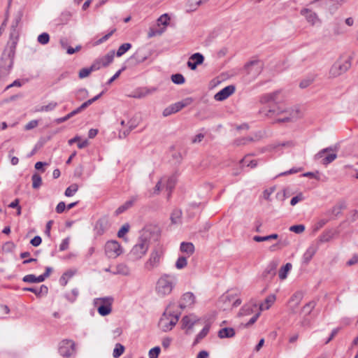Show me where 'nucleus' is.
I'll return each instance as SVG.
<instances>
[{"label":"nucleus","mask_w":358,"mask_h":358,"mask_svg":"<svg viewBox=\"0 0 358 358\" xmlns=\"http://www.w3.org/2000/svg\"><path fill=\"white\" fill-rule=\"evenodd\" d=\"M260 113L269 118H274L278 115L289 113V116H285L283 117L276 119L275 122L278 123L288 122L296 120L302 115L301 110L297 106L291 108H282L280 106H274L268 109H262Z\"/></svg>","instance_id":"obj_1"},{"label":"nucleus","mask_w":358,"mask_h":358,"mask_svg":"<svg viewBox=\"0 0 358 358\" xmlns=\"http://www.w3.org/2000/svg\"><path fill=\"white\" fill-rule=\"evenodd\" d=\"M178 282V278L174 274H162L157 281L155 292L159 296L164 297L169 295Z\"/></svg>","instance_id":"obj_2"},{"label":"nucleus","mask_w":358,"mask_h":358,"mask_svg":"<svg viewBox=\"0 0 358 358\" xmlns=\"http://www.w3.org/2000/svg\"><path fill=\"white\" fill-rule=\"evenodd\" d=\"M174 303H170L163 313L159 321V327L164 331H171L178 323L181 315V312H176L171 309Z\"/></svg>","instance_id":"obj_3"},{"label":"nucleus","mask_w":358,"mask_h":358,"mask_svg":"<svg viewBox=\"0 0 358 358\" xmlns=\"http://www.w3.org/2000/svg\"><path fill=\"white\" fill-rule=\"evenodd\" d=\"M164 255V249L161 245L155 247L150 252L148 259L144 264V268L151 271L159 266Z\"/></svg>","instance_id":"obj_4"},{"label":"nucleus","mask_w":358,"mask_h":358,"mask_svg":"<svg viewBox=\"0 0 358 358\" xmlns=\"http://www.w3.org/2000/svg\"><path fill=\"white\" fill-rule=\"evenodd\" d=\"M148 248L149 241L145 238L140 237L129 254L130 259L137 261L141 259L146 254Z\"/></svg>","instance_id":"obj_5"},{"label":"nucleus","mask_w":358,"mask_h":358,"mask_svg":"<svg viewBox=\"0 0 358 358\" xmlns=\"http://www.w3.org/2000/svg\"><path fill=\"white\" fill-rule=\"evenodd\" d=\"M103 92H101L98 95H96V96H94L93 98L87 100V101L83 103L78 108L73 110V111H71V113L67 114L66 116L56 119L55 122L57 124H61L65 121H67L68 120H69L70 118L73 117L74 115L80 113V112H82L83 110L86 109L88 106H90L94 102L97 101L103 95Z\"/></svg>","instance_id":"obj_6"},{"label":"nucleus","mask_w":358,"mask_h":358,"mask_svg":"<svg viewBox=\"0 0 358 358\" xmlns=\"http://www.w3.org/2000/svg\"><path fill=\"white\" fill-rule=\"evenodd\" d=\"M99 301L101 302V304L97 308L99 315L101 316H106L109 315L112 311L113 298L111 296H106L94 299V303L96 305H97Z\"/></svg>","instance_id":"obj_7"},{"label":"nucleus","mask_w":358,"mask_h":358,"mask_svg":"<svg viewBox=\"0 0 358 358\" xmlns=\"http://www.w3.org/2000/svg\"><path fill=\"white\" fill-rule=\"evenodd\" d=\"M58 350L62 357H69L76 353V343L72 340H62L59 344Z\"/></svg>","instance_id":"obj_8"},{"label":"nucleus","mask_w":358,"mask_h":358,"mask_svg":"<svg viewBox=\"0 0 358 358\" xmlns=\"http://www.w3.org/2000/svg\"><path fill=\"white\" fill-rule=\"evenodd\" d=\"M193 99L191 97H187L181 101L173 103L163 110V115L164 117H167L171 114L176 113L182 110L183 108L190 105Z\"/></svg>","instance_id":"obj_9"},{"label":"nucleus","mask_w":358,"mask_h":358,"mask_svg":"<svg viewBox=\"0 0 358 358\" xmlns=\"http://www.w3.org/2000/svg\"><path fill=\"white\" fill-rule=\"evenodd\" d=\"M350 66L351 64L348 59H339L331 66L330 74L334 77L338 76L347 71Z\"/></svg>","instance_id":"obj_10"},{"label":"nucleus","mask_w":358,"mask_h":358,"mask_svg":"<svg viewBox=\"0 0 358 358\" xmlns=\"http://www.w3.org/2000/svg\"><path fill=\"white\" fill-rule=\"evenodd\" d=\"M333 149L331 148H327L321 151H320L317 154L315 155V159L319 160L320 164L323 165H328L331 163L334 160H335L337 157V155L336 153H329V151H332Z\"/></svg>","instance_id":"obj_11"},{"label":"nucleus","mask_w":358,"mask_h":358,"mask_svg":"<svg viewBox=\"0 0 358 358\" xmlns=\"http://www.w3.org/2000/svg\"><path fill=\"white\" fill-rule=\"evenodd\" d=\"M105 252L110 258H115L122 253V248L116 241H109L106 243Z\"/></svg>","instance_id":"obj_12"},{"label":"nucleus","mask_w":358,"mask_h":358,"mask_svg":"<svg viewBox=\"0 0 358 358\" xmlns=\"http://www.w3.org/2000/svg\"><path fill=\"white\" fill-rule=\"evenodd\" d=\"M199 320L200 319L194 314L185 315L181 320L182 329H185V333L188 334Z\"/></svg>","instance_id":"obj_13"},{"label":"nucleus","mask_w":358,"mask_h":358,"mask_svg":"<svg viewBox=\"0 0 358 358\" xmlns=\"http://www.w3.org/2000/svg\"><path fill=\"white\" fill-rule=\"evenodd\" d=\"M313 310V306L311 305V303H308L303 306L301 310V314L303 315V320L301 323L303 326H309L310 324L313 319L311 314Z\"/></svg>","instance_id":"obj_14"},{"label":"nucleus","mask_w":358,"mask_h":358,"mask_svg":"<svg viewBox=\"0 0 358 358\" xmlns=\"http://www.w3.org/2000/svg\"><path fill=\"white\" fill-rule=\"evenodd\" d=\"M204 61V57L199 52L194 53L190 56L187 63V66L192 69L195 70L198 65L201 64Z\"/></svg>","instance_id":"obj_15"},{"label":"nucleus","mask_w":358,"mask_h":358,"mask_svg":"<svg viewBox=\"0 0 358 358\" xmlns=\"http://www.w3.org/2000/svg\"><path fill=\"white\" fill-rule=\"evenodd\" d=\"M195 303V296L192 292L185 293L179 302V307L183 310L187 307L192 306Z\"/></svg>","instance_id":"obj_16"},{"label":"nucleus","mask_w":358,"mask_h":358,"mask_svg":"<svg viewBox=\"0 0 358 358\" xmlns=\"http://www.w3.org/2000/svg\"><path fill=\"white\" fill-rule=\"evenodd\" d=\"M22 17V13L19 11L15 15V17L12 22V24L10 27V36L11 38H17L18 36V30L17 27L20 23Z\"/></svg>","instance_id":"obj_17"},{"label":"nucleus","mask_w":358,"mask_h":358,"mask_svg":"<svg viewBox=\"0 0 358 358\" xmlns=\"http://www.w3.org/2000/svg\"><path fill=\"white\" fill-rule=\"evenodd\" d=\"M235 91V87L233 85H229L224 87L215 95L216 101H223L231 96Z\"/></svg>","instance_id":"obj_18"},{"label":"nucleus","mask_w":358,"mask_h":358,"mask_svg":"<svg viewBox=\"0 0 358 358\" xmlns=\"http://www.w3.org/2000/svg\"><path fill=\"white\" fill-rule=\"evenodd\" d=\"M245 69L248 74L252 73V71L254 69L255 75H258L262 70V64L259 60H253L247 63L245 65Z\"/></svg>","instance_id":"obj_19"},{"label":"nucleus","mask_w":358,"mask_h":358,"mask_svg":"<svg viewBox=\"0 0 358 358\" xmlns=\"http://www.w3.org/2000/svg\"><path fill=\"white\" fill-rule=\"evenodd\" d=\"M115 52L110 51L108 53H107L103 57L96 59L94 63H98V65L99 66V69L101 67H106L108 66L114 59Z\"/></svg>","instance_id":"obj_20"},{"label":"nucleus","mask_w":358,"mask_h":358,"mask_svg":"<svg viewBox=\"0 0 358 358\" xmlns=\"http://www.w3.org/2000/svg\"><path fill=\"white\" fill-rule=\"evenodd\" d=\"M169 20L170 17H169L168 14H163L158 18L157 22L159 25L162 24L164 27H166L169 24ZM164 30L165 27H163L161 29L156 30L155 31H152V33H149V36L151 37L156 34L161 35L164 31Z\"/></svg>","instance_id":"obj_21"},{"label":"nucleus","mask_w":358,"mask_h":358,"mask_svg":"<svg viewBox=\"0 0 358 358\" xmlns=\"http://www.w3.org/2000/svg\"><path fill=\"white\" fill-rule=\"evenodd\" d=\"M303 298V293L301 292H296L290 298L288 304L292 311H295V309L298 307L301 299Z\"/></svg>","instance_id":"obj_22"},{"label":"nucleus","mask_w":358,"mask_h":358,"mask_svg":"<svg viewBox=\"0 0 358 358\" xmlns=\"http://www.w3.org/2000/svg\"><path fill=\"white\" fill-rule=\"evenodd\" d=\"M280 93V91L278 90L271 93L264 94L261 97L260 101L262 103H276L278 101V96Z\"/></svg>","instance_id":"obj_23"},{"label":"nucleus","mask_w":358,"mask_h":358,"mask_svg":"<svg viewBox=\"0 0 358 358\" xmlns=\"http://www.w3.org/2000/svg\"><path fill=\"white\" fill-rule=\"evenodd\" d=\"M138 196H131L128 201H127L123 205L120 206L117 208L115 210L116 215H119L120 213H122L129 208H131L134 203L138 200Z\"/></svg>","instance_id":"obj_24"},{"label":"nucleus","mask_w":358,"mask_h":358,"mask_svg":"<svg viewBox=\"0 0 358 358\" xmlns=\"http://www.w3.org/2000/svg\"><path fill=\"white\" fill-rule=\"evenodd\" d=\"M345 208V203L344 202H339L334 206L331 210L327 212V215L330 219L332 217H336L341 213L343 209Z\"/></svg>","instance_id":"obj_25"},{"label":"nucleus","mask_w":358,"mask_h":358,"mask_svg":"<svg viewBox=\"0 0 358 358\" xmlns=\"http://www.w3.org/2000/svg\"><path fill=\"white\" fill-rule=\"evenodd\" d=\"M278 265V264L277 262H271L264 272V276L265 278H272L275 275Z\"/></svg>","instance_id":"obj_26"},{"label":"nucleus","mask_w":358,"mask_h":358,"mask_svg":"<svg viewBox=\"0 0 358 358\" xmlns=\"http://www.w3.org/2000/svg\"><path fill=\"white\" fill-rule=\"evenodd\" d=\"M313 257V247L309 246L304 252L301 259V265L303 267L307 266Z\"/></svg>","instance_id":"obj_27"},{"label":"nucleus","mask_w":358,"mask_h":358,"mask_svg":"<svg viewBox=\"0 0 358 358\" xmlns=\"http://www.w3.org/2000/svg\"><path fill=\"white\" fill-rule=\"evenodd\" d=\"M99 69V66L98 63H93L89 68H83L80 69L78 76L81 79L87 78L92 71H97Z\"/></svg>","instance_id":"obj_28"},{"label":"nucleus","mask_w":358,"mask_h":358,"mask_svg":"<svg viewBox=\"0 0 358 358\" xmlns=\"http://www.w3.org/2000/svg\"><path fill=\"white\" fill-rule=\"evenodd\" d=\"M108 228V221L106 218L97 220L95 224V230L98 235H102Z\"/></svg>","instance_id":"obj_29"},{"label":"nucleus","mask_w":358,"mask_h":358,"mask_svg":"<svg viewBox=\"0 0 358 358\" xmlns=\"http://www.w3.org/2000/svg\"><path fill=\"white\" fill-rule=\"evenodd\" d=\"M336 231L334 229H329L325 231L318 239V243H327L331 241L336 235Z\"/></svg>","instance_id":"obj_30"},{"label":"nucleus","mask_w":358,"mask_h":358,"mask_svg":"<svg viewBox=\"0 0 358 358\" xmlns=\"http://www.w3.org/2000/svg\"><path fill=\"white\" fill-rule=\"evenodd\" d=\"M180 250L182 252L185 253L187 257H189L194 252V245L190 242H182L180 244Z\"/></svg>","instance_id":"obj_31"},{"label":"nucleus","mask_w":358,"mask_h":358,"mask_svg":"<svg viewBox=\"0 0 358 358\" xmlns=\"http://www.w3.org/2000/svg\"><path fill=\"white\" fill-rule=\"evenodd\" d=\"M235 336V330L233 328L225 327L219 330L218 336L220 338H232Z\"/></svg>","instance_id":"obj_32"},{"label":"nucleus","mask_w":358,"mask_h":358,"mask_svg":"<svg viewBox=\"0 0 358 358\" xmlns=\"http://www.w3.org/2000/svg\"><path fill=\"white\" fill-rule=\"evenodd\" d=\"M201 5V0H188L186 3V11L187 13L195 11Z\"/></svg>","instance_id":"obj_33"},{"label":"nucleus","mask_w":358,"mask_h":358,"mask_svg":"<svg viewBox=\"0 0 358 358\" xmlns=\"http://www.w3.org/2000/svg\"><path fill=\"white\" fill-rule=\"evenodd\" d=\"M210 328V323H207L203 329L196 335V338L194 341V345L199 343L203 338H205L208 334Z\"/></svg>","instance_id":"obj_34"},{"label":"nucleus","mask_w":358,"mask_h":358,"mask_svg":"<svg viewBox=\"0 0 358 358\" xmlns=\"http://www.w3.org/2000/svg\"><path fill=\"white\" fill-rule=\"evenodd\" d=\"M24 291H29L34 293L36 296H40L41 294H46L48 293V287L42 285L40 287H26L24 288Z\"/></svg>","instance_id":"obj_35"},{"label":"nucleus","mask_w":358,"mask_h":358,"mask_svg":"<svg viewBox=\"0 0 358 358\" xmlns=\"http://www.w3.org/2000/svg\"><path fill=\"white\" fill-rule=\"evenodd\" d=\"M275 296L274 294H271L268 296L266 299L264 303H262L259 308L261 310H268L271 305L275 302Z\"/></svg>","instance_id":"obj_36"},{"label":"nucleus","mask_w":358,"mask_h":358,"mask_svg":"<svg viewBox=\"0 0 358 358\" xmlns=\"http://www.w3.org/2000/svg\"><path fill=\"white\" fill-rule=\"evenodd\" d=\"M22 280L26 282L36 283L43 282V278L41 275L36 277L34 274H29L24 276Z\"/></svg>","instance_id":"obj_37"},{"label":"nucleus","mask_w":358,"mask_h":358,"mask_svg":"<svg viewBox=\"0 0 358 358\" xmlns=\"http://www.w3.org/2000/svg\"><path fill=\"white\" fill-rule=\"evenodd\" d=\"M292 265L291 263H287L285 266L281 267L279 271L278 275L281 280L287 278L288 272L291 270Z\"/></svg>","instance_id":"obj_38"},{"label":"nucleus","mask_w":358,"mask_h":358,"mask_svg":"<svg viewBox=\"0 0 358 358\" xmlns=\"http://www.w3.org/2000/svg\"><path fill=\"white\" fill-rule=\"evenodd\" d=\"M182 211L180 209H174L171 215V220L172 224H177L180 221Z\"/></svg>","instance_id":"obj_39"},{"label":"nucleus","mask_w":358,"mask_h":358,"mask_svg":"<svg viewBox=\"0 0 358 358\" xmlns=\"http://www.w3.org/2000/svg\"><path fill=\"white\" fill-rule=\"evenodd\" d=\"M278 238V235L277 234H272L271 235L265 236H255L253 237V240L256 242H262V241H271L272 239H277Z\"/></svg>","instance_id":"obj_40"},{"label":"nucleus","mask_w":358,"mask_h":358,"mask_svg":"<svg viewBox=\"0 0 358 358\" xmlns=\"http://www.w3.org/2000/svg\"><path fill=\"white\" fill-rule=\"evenodd\" d=\"M114 273L127 275L129 273V268L126 264H120L116 266V271L114 272Z\"/></svg>","instance_id":"obj_41"},{"label":"nucleus","mask_w":358,"mask_h":358,"mask_svg":"<svg viewBox=\"0 0 358 358\" xmlns=\"http://www.w3.org/2000/svg\"><path fill=\"white\" fill-rule=\"evenodd\" d=\"M57 106V103L55 101H52L49 103L48 105L42 106L40 108H37L36 110L37 112H48L53 110Z\"/></svg>","instance_id":"obj_42"},{"label":"nucleus","mask_w":358,"mask_h":358,"mask_svg":"<svg viewBox=\"0 0 358 358\" xmlns=\"http://www.w3.org/2000/svg\"><path fill=\"white\" fill-rule=\"evenodd\" d=\"M176 183V180L175 177L172 176L168 178L166 184V190L169 191L168 197L171 196V192L173 189L175 187Z\"/></svg>","instance_id":"obj_43"},{"label":"nucleus","mask_w":358,"mask_h":358,"mask_svg":"<svg viewBox=\"0 0 358 358\" xmlns=\"http://www.w3.org/2000/svg\"><path fill=\"white\" fill-rule=\"evenodd\" d=\"M32 180V187L34 189H38L42 185L41 177L38 173H34L31 177Z\"/></svg>","instance_id":"obj_44"},{"label":"nucleus","mask_w":358,"mask_h":358,"mask_svg":"<svg viewBox=\"0 0 358 358\" xmlns=\"http://www.w3.org/2000/svg\"><path fill=\"white\" fill-rule=\"evenodd\" d=\"M124 351V347L120 343H117L113 350V357L114 358L120 357L123 354Z\"/></svg>","instance_id":"obj_45"},{"label":"nucleus","mask_w":358,"mask_h":358,"mask_svg":"<svg viewBox=\"0 0 358 358\" xmlns=\"http://www.w3.org/2000/svg\"><path fill=\"white\" fill-rule=\"evenodd\" d=\"M131 43H125L122 44V45L119 47V48H118V50H117V52H116V55H117V57H121V56H122V55H124L127 51H128V50L131 48Z\"/></svg>","instance_id":"obj_46"},{"label":"nucleus","mask_w":358,"mask_h":358,"mask_svg":"<svg viewBox=\"0 0 358 358\" xmlns=\"http://www.w3.org/2000/svg\"><path fill=\"white\" fill-rule=\"evenodd\" d=\"M187 264V257L184 256L179 257L176 262V267L178 269L184 268Z\"/></svg>","instance_id":"obj_47"},{"label":"nucleus","mask_w":358,"mask_h":358,"mask_svg":"<svg viewBox=\"0 0 358 358\" xmlns=\"http://www.w3.org/2000/svg\"><path fill=\"white\" fill-rule=\"evenodd\" d=\"M78 186L76 184H73L71 186L68 187L64 192L66 196H72L74 194L78 191Z\"/></svg>","instance_id":"obj_48"},{"label":"nucleus","mask_w":358,"mask_h":358,"mask_svg":"<svg viewBox=\"0 0 358 358\" xmlns=\"http://www.w3.org/2000/svg\"><path fill=\"white\" fill-rule=\"evenodd\" d=\"M171 80L173 83L178 85L183 84L185 81L184 76L180 73L172 75Z\"/></svg>","instance_id":"obj_49"},{"label":"nucleus","mask_w":358,"mask_h":358,"mask_svg":"<svg viewBox=\"0 0 358 358\" xmlns=\"http://www.w3.org/2000/svg\"><path fill=\"white\" fill-rule=\"evenodd\" d=\"M38 42L42 45H45L48 43L50 41V36L48 33H42L38 36Z\"/></svg>","instance_id":"obj_50"},{"label":"nucleus","mask_w":358,"mask_h":358,"mask_svg":"<svg viewBox=\"0 0 358 358\" xmlns=\"http://www.w3.org/2000/svg\"><path fill=\"white\" fill-rule=\"evenodd\" d=\"M289 230L296 234H301L305 230V226L303 224H296L291 226Z\"/></svg>","instance_id":"obj_51"},{"label":"nucleus","mask_w":358,"mask_h":358,"mask_svg":"<svg viewBox=\"0 0 358 358\" xmlns=\"http://www.w3.org/2000/svg\"><path fill=\"white\" fill-rule=\"evenodd\" d=\"M301 14L302 15H304L306 16L307 20L311 23L312 24H313V15H312V12L311 10L307 9V8H303L301 10Z\"/></svg>","instance_id":"obj_52"},{"label":"nucleus","mask_w":358,"mask_h":358,"mask_svg":"<svg viewBox=\"0 0 358 358\" xmlns=\"http://www.w3.org/2000/svg\"><path fill=\"white\" fill-rule=\"evenodd\" d=\"M129 227H130L128 223L123 224L117 232V236L119 238H123L124 236L129 231Z\"/></svg>","instance_id":"obj_53"},{"label":"nucleus","mask_w":358,"mask_h":358,"mask_svg":"<svg viewBox=\"0 0 358 358\" xmlns=\"http://www.w3.org/2000/svg\"><path fill=\"white\" fill-rule=\"evenodd\" d=\"M76 95L79 100H81L88 96V91L85 88H80L77 90Z\"/></svg>","instance_id":"obj_54"},{"label":"nucleus","mask_w":358,"mask_h":358,"mask_svg":"<svg viewBox=\"0 0 358 358\" xmlns=\"http://www.w3.org/2000/svg\"><path fill=\"white\" fill-rule=\"evenodd\" d=\"M15 248V245L11 242L8 241L3 244L2 249L6 252H12Z\"/></svg>","instance_id":"obj_55"},{"label":"nucleus","mask_w":358,"mask_h":358,"mask_svg":"<svg viewBox=\"0 0 358 358\" xmlns=\"http://www.w3.org/2000/svg\"><path fill=\"white\" fill-rule=\"evenodd\" d=\"M289 241L288 240H287V239H285V240H280L277 244L272 245V246L270 248V250H271V251H273V250H275V248L276 246H278V247H279V248H283V247H286V246L289 245Z\"/></svg>","instance_id":"obj_56"},{"label":"nucleus","mask_w":358,"mask_h":358,"mask_svg":"<svg viewBox=\"0 0 358 358\" xmlns=\"http://www.w3.org/2000/svg\"><path fill=\"white\" fill-rule=\"evenodd\" d=\"M160 348L157 346L149 351V357L150 358H157L160 353Z\"/></svg>","instance_id":"obj_57"},{"label":"nucleus","mask_w":358,"mask_h":358,"mask_svg":"<svg viewBox=\"0 0 358 358\" xmlns=\"http://www.w3.org/2000/svg\"><path fill=\"white\" fill-rule=\"evenodd\" d=\"M132 58L136 59L138 63H143L148 58V57L147 55H141L140 52H137L133 55Z\"/></svg>","instance_id":"obj_58"},{"label":"nucleus","mask_w":358,"mask_h":358,"mask_svg":"<svg viewBox=\"0 0 358 358\" xmlns=\"http://www.w3.org/2000/svg\"><path fill=\"white\" fill-rule=\"evenodd\" d=\"M115 31H116V29H113L108 34H106L102 38H99L97 41H96L95 44L96 45H99V44L106 41L113 34V33Z\"/></svg>","instance_id":"obj_59"},{"label":"nucleus","mask_w":358,"mask_h":358,"mask_svg":"<svg viewBox=\"0 0 358 358\" xmlns=\"http://www.w3.org/2000/svg\"><path fill=\"white\" fill-rule=\"evenodd\" d=\"M71 294L73 295V297H70L69 294H66V298L68 301L70 302H74L78 296V289L75 288L71 290Z\"/></svg>","instance_id":"obj_60"},{"label":"nucleus","mask_w":358,"mask_h":358,"mask_svg":"<svg viewBox=\"0 0 358 358\" xmlns=\"http://www.w3.org/2000/svg\"><path fill=\"white\" fill-rule=\"evenodd\" d=\"M69 241H70L69 237L64 238L59 245V250L61 251H64V250H67L69 248Z\"/></svg>","instance_id":"obj_61"},{"label":"nucleus","mask_w":358,"mask_h":358,"mask_svg":"<svg viewBox=\"0 0 358 358\" xmlns=\"http://www.w3.org/2000/svg\"><path fill=\"white\" fill-rule=\"evenodd\" d=\"M155 91V89H152V90H146L145 92H140L138 94H136L132 96V97L134 98H138V99H140V98H143V97H145V96H147L148 94L153 92Z\"/></svg>","instance_id":"obj_62"},{"label":"nucleus","mask_w":358,"mask_h":358,"mask_svg":"<svg viewBox=\"0 0 358 358\" xmlns=\"http://www.w3.org/2000/svg\"><path fill=\"white\" fill-rule=\"evenodd\" d=\"M42 242V239L39 236H34L30 241V243L34 246L37 247Z\"/></svg>","instance_id":"obj_63"},{"label":"nucleus","mask_w":358,"mask_h":358,"mask_svg":"<svg viewBox=\"0 0 358 358\" xmlns=\"http://www.w3.org/2000/svg\"><path fill=\"white\" fill-rule=\"evenodd\" d=\"M358 263V255H354L351 259H350L348 262H347V265L348 266H352V265H355L356 264Z\"/></svg>","instance_id":"obj_64"}]
</instances>
